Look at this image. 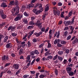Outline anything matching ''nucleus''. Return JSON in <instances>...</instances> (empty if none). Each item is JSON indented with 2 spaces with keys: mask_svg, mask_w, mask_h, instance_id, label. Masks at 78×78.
I'll use <instances>...</instances> for the list:
<instances>
[{
  "mask_svg": "<svg viewBox=\"0 0 78 78\" xmlns=\"http://www.w3.org/2000/svg\"><path fill=\"white\" fill-rule=\"evenodd\" d=\"M9 57L8 56L4 55L2 57V60L4 61H9Z\"/></svg>",
  "mask_w": 78,
  "mask_h": 78,
  "instance_id": "1",
  "label": "nucleus"
},
{
  "mask_svg": "<svg viewBox=\"0 0 78 78\" xmlns=\"http://www.w3.org/2000/svg\"><path fill=\"white\" fill-rule=\"evenodd\" d=\"M53 12L55 16L57 15L59 16L60 15V11L58 10L56 11V10L54 9L53 10Z\"/></svg>",
  "mask_w": 78,
  "mask_h": 78,
  "instance_id": "2",
  "label": "nucleus"
},
{
  "mask_svg": "<svg viewBox=\"0 0 78 78\" xmlns=\"http://www.w3.org/2000/svg\"><path fill=\"white\" fill-rule=\"evenodd\" d=\"M40 20L37 21L36 24L38 26V28L39 29H41V27H42V23H40Z\"/></svg>",
  "mask_w": 78,
  "mask_h": 78,
  "instance_id": "3",
  "label": "nucleus"
},
{
  "mask_svg": "<svg viewBox=\"0 0 78 78\" xmlns=\"http://www.w3.org/2000/svg\"><path fill=\"white\" fill-rule=\"evenodd\" d=\"M10 30H11V31H14V30H16V27H13L12 26H11L9 27L8 28V31H9Z\"/></svg>",
  "mask_w": 78,
  "mask_h": 78,
  "instance_id": "4",
  "label": "nucleus"
},
{
  "mask_svg": "<svg viewBox=\"0 0 78 78\" xmlns=\"http://www.w3.org/2000/svg\"><path fill=\"white\" fill-rule=\"evenodd\" d=\"M60 35V31H58V32H57V31H56V32L55 33V34H54V37H55L56 36V37H57V38H59Z\"/></svg>",
  "mask_w": 78,
  "mask_h": 78,
  "instance_id": "5",
  "label": "nucleus"
},
{
  "mask_svg": "<svg viewBox=\"0 0 78 78\" xmlns=\"http://www.w3.org/2000/svg\"><path fill=\"white\" fill-rule=\"evenodd\" d=\"M13 67L14 69H19V66L18 64H14L13 66Z\"/></svg>",
  "mask_w": 78,
  "mask_h": 78,
  "instance_id": "6",
  "label": "nucleus"
},
{
  "mask_svg": "<svg viewBox=\"0 0 78 78\" xmlns=\"http://www.w3.org/2000/svg\"><path fill=\"white\" fill-rule=\"evenodd\" d=\"M38 5V8L40 9V10H41L42 11H43L44 10V9H43V8H42V4H40L39 5Z\"/></svg>",
  "mask_w": 78,
  "mask_h": 78,
  "instance_id": "7",
  "label": "nucleus"
},
{
  "mask_svg": "<svg viewBox=\"0 0 78 78\" xmlns=\"http://www.w3.org/2000/svg\"><path fill=\"white\" fill-rule=\"evenodd\" d=\"M1 16L3 19H5L7 17L6 15L4 14L3 13L2 14H1Z\"/></svg>",
  "mask_w": 78,
  "mask_h": 78,
  "instance_id": "8",
  "label": "nucleus"
},
{
  "mask_svg": "<svg viewBox=\"0 0 78 78\" xmlns=\"http://www.w3.org/2000/svg\"><path fill=\"white\" fill-rule=\"evenodd\" d=\"M67 73H68L69 74V76H73V75H74V73L72 71H69Z\"/></svg>",
  "mask_w": 78,
  "mask_h": 78,
  "instance_id": "9",
  "label": "nucleus"
},
{
  "mask_svg": "<svg viewBox=\"0 0 78 78\" xmlns=\"http://www.w3.org/2000/svg\"><path fill=\"white\" fill-rule=\"evenodd\" d=\"M49 9V6L48 4H47L46 5L45 7V11L47 12L48 11Z\"/></svg>",
  "mask_w": 78,
  "mask_h": 78,
  "instance_id": "10",
  "label": "nucleus"
},
{
  "mask_svg": "<svg viewBox=\"0 0 78 78\" xmlns=\"http://www.w3.org/2000/svg\"><path fill=\"white\" fill-rule=\"evenodd\" d=\"M1 7H3L4 8H6V7L8 6V5H6V4L5 2L2 3L1 4Z\"/></svg>",
  "mask_w": 78,
  "mask_h": 78,
  "instance_id": "11",
  "label": "nucleus"
},
{
  "mask_svg": "<svg viewBox=\"0 0 78 78\" xmlns=\"http://www.w3.org/2000/svg\"><path fill=\"white\" fill-rule=\"evenodd\" d=\"M66 70L67 72V73L69 72H70V71H72V68H71V67H67L66 68Z\"/></svg>",
  "mask_w": 78,
  "mask_h": 78,
  "instance_id": "12",
  "label": "nucleus"
},
{
  "mask_svg": "<svg viewBox=\"0 0 78 78\" xmlns=\"http://www.w3.org/2000/svg\"><path fill=\"white\" fill-rule=\"evenodd\" d=\"M77 42H78V38H76L73 41L72 43L73 44H75Z\"/></svg>",
  "mask_w": 78,
  "mask_h": 78,
  "instance_id": "13",
  "label": "nucleus"
},
{
  "mask_svg": "<svg viewBox=\"0 0 78 78\" xmlns=\"http://www.w3.org/2000/svg\"><path fill=\"white\" fill-rule=\"evenodd\" d=\"M9 5L10 6H12V5H14V1H11L9 4Z\"/></svg>",
  "mask_w": 78,
  "mask_h": 78,
  "instance_id": "14",
  "label": "nucleus"
},
{
  "mask_svg": "<svg viewBox=\"0 0 78 78\" xmlns=\"http://www.w3.org/2000/svg\"><path fill=\"white\" fill-rule=\"evenodd\" d=\"M9 38V37L8 36H6L4 38V42H6L7 41V40L8 39V38Z\"/></svg>",
  "mask_w": 78,
  "mask_h": 78,
  "instance_id": "15",
  "label": "nucleus"
},
{
  "mask_svg": "<svg viewBox=\"0 0 78 78\" xmlns=\"http://www.w3.org/2000/svg\"><path fill=\"white\" fill-rule=\"evenodd\" d=\"M14 5L16 6H18V5H19V2H18L17 1H16L14 2Z\"/></svg>",
  "mask_w": 78,
  "mask_h": 78,
  "instance_id": "16",
  "label": "nucleus"
},
{
  "mask_svg": "<svg viewBox=\"0 0 78 78\" xmlns=\"http://www.w3.org/2000/svg\"><path fill=\"white\" fill-rule=\"evenodd\" d=\"M67 34H68V32L66 31L64 32V34H62V35L63 37H66L67 35Z\"/></svg>",
  "mask_w": 78,
  "mask_h": 78,
  "instance_id": "17",
  "label": "nucleus"
},
{
  "mask_svg": "<svg viewBox=\"0 0 78 78\" xmlns=\"http://www.w3.org/2000/svg\"><path fill=\"white\" fill-rule=\"evenodd\" d=\"M23 49L21 48L20 49V51H19V55H20L21 54H22L23 53Z\"/></svg>",
  "mask_w": 78,
  "mask_h": 78,
  "instance_id": "18",
  "label": "nucleus"
},
{
  "mask_svg": "<svg viewBox=\"0 0 78 78\" xmlns=\"http://www.w3.org/2000/svg\"><path fill=\"white\" fill-rule=\"evenodd\" d=\"M25 9V6L24 5L22 6L21 7V11H24Z\"/></svg>",
  "mask_w": 78,
  "mask_h": 78,
  "instance_id": "19",
  "label": "nucleus"
},
{
  "mask_svg": "<svg viewBox=\"0 0 78 78\" xmlns=\"http://www.w3.org/2000/svg\"><path fill=\"white\" fill-rule=\"evenodd\" d=\"M42 10H37V11L36 12V14H40V13H41V12H42Z\"/></svg>",
  "mask_w": 78,
  "mask_h": 78,
  "instance_id": "20",
  "label": "nucleus"
},
{
  "mask_svg": "<svg viewBox=\"0 0 78 78\" xmlns=\"http://www.w3.org/2000/svg\"><path fill=\"white\" fill-rule=\"evenodd\" d=\"M17 17L19 18V19H21V18L22 17V14H20L18 15Z\"/></svg>",
  "mask_w": 78,
  "mask_h": 78,
  "instance_id": "21",
  "label": "nucleus"
},
{
  "mask_svg": "<svg viewBox=\"0 0 78 78\" xmlns=\"http://www.w3.org/2000/svg\"><path fill=\"white\" fill-rule=\"evenodd\" d=\"M58 59L60 61L62 62V60L63 59V58L62 57L58 56Z\"/></svg>",
  "mask_w": 78,
  "mask_h": 78,
  "instance_id": "22",
  "label": "nucleus"
},
{
  "mask_svg": "<svg viewBox=\"0 0 78 78\" xmlns=\"http://www.w3.org/2000/svg\"><path fill=\"white\" fill-rule=\"evenodd\" d=\"M23 22L26 24H27L28 23V21L27 19H23Z\"/></svg>",
  "mask_w": 78,
  "mask_h": 78,
  "instance_id": "23",
  "label": "nucleus"
},
{
  "mask_svg": "<svg viewBox=\"0 0 78 78\" xmlns=\"http://www.w3.org/2000/svg\"><path fill=\"white\" fill-rule=\"evenodd\" d=\"M12 36H13V37H15V36H17V33L15 32L14 33H12Z\"/></svg>",
  "mask_w": 78,
  "mask_h": 78,
  "instance_id": "24",
  "label": "nucleus"
},
{
  "mask_svg": "<svg viewBox=\"0 0 78 78\" xmlns=\"http://www.w3.org/2000/svg\"><path fill=\"white\" fill-rule=\"evenodd\" d=\"M11 46V43H9L8 44L6 45V48H9Z\"/></svg>",
  "mask_w": 78,
  "mask_h": 78,
  "instance_id": "25",
  "label": "nucleus"
},
{
  "mask_svg": "<svg viewBox=\"0 0 78 78\" xmlns=\"http://www.w3.org/2000/svg\"><path fill=\"white\" fill-rule=\"evenodd\" d=\"M58 53L59 55H62L64 53V52L63 51H58Z\"/></svg>",
  "mask_w": 78,
  "mask_h": 78,
  "instance_id": "26",
  "label": "nucleus"
},
{
  "mask_svg": "<svg viewBox=\"0 0 78 78\" xmlns=\"http://www.w3.org/2000/svg\"><path fill=\"white\" fill-rule=\"evenodd\" d=\"M58 55H56L55 56H54V58H53V60L54 61H55V60H56L58 58Z\"/></svg>",
  "mask_w": 78,
  "mask_h": 78,
  "instance_id": "27",
  "label": "nucleus"
},
{
  "mask_svg": "<svg viewBox=\"0 0 78 78\" xmlns=\"http://www.w3.org/2000/svg\"><path fill=\"white\" fill-rule=\"evenodd\" d=\"M26 63H28L27 64V66H30V64H31V61H28V60H27Z\"/></svg>",
  "mask_w": 78,
  "mask_h": 78,
  "instance_id": "28",
  "label": "nucleus"
},
{
  "mask_svg": "<svg viewBox=\"0 0 78 78\" xmlns=\"http://www.w3.org/2000/svg\"><path fill=\"white\" fill-rule=\"evenodd\" d=\"M73 12V11H70L69 13V17H71V16H72V13Z\"/></svg>",
  "mask_w": 78,
  "mask_h": 78,
  "instance_id": "29",
  "label": "nucleus"
},
{
  "mask_svg": "<svg viewBox=\"0 0 78 78\" xmlns=\"http://www.w3.org/2000/svg\"><path fill=\"white\" fill-rule=\"evenodd\" d=\"M71 37H72L71 35H69L67 37V40H70V39H71Z\"/></svg>",
  "mask_w": 78,
  "mask_h": 78,
  "instance_id": "30",
  "label": "nucleus"
},
{
  "mask_svg": "<svg viewBox=\"0 0 78 78\" xmlns=\"http://www.w3.org/2000/svg\"><path fill=\"white\" fill-rule=\"evenodd\" d=\"M23 14H24V15L25 16H26V17H28V16H29V14L28 13H27V12H24Z\"/></svg>",
  "mask_w": 78,
  "mask_h": 78,
  "instance_id": "31",
  "label": "nucleus"
},
{
  "mask_svg": "<svg viewBox=\"0 0 78 78\" xmlns=\"http://www.w3.org/2000/svg\"><path fill=\"white\" fill-rule=\"evenodd\" d=\"M34 53L35 54H36V55H38L39 54V52H38V51L36 50H34Z\"/></svg>",
  "mask_w": 78,
  "mask_h": 78,
  "instance_id": "32",
  "label": "nucleus"
},
{
  "mask_svg": "<svg viewBox=\"0 0 78 78\" xmlns=\"http://www.w3.org/2000/svg\"><path fill=\"white\" fill-rule=\"evenodd\" d=\"M34 27V26H29L27 27V29L28 30H30V29H31V28H33Z\"/></svg>",
  "mask_w": 78,
  "mask_h": 78,
  "instance_id": "33",
  "label": "nucleus"
},
{
  "mask_svg": "<svg viewBox=\"0 0 78 78\" xmlns=\"http://www.w3.org/2000/svg\"><path fill=\"white\" fill-rule=\"evenodd\" d=\"M20 19L17 16L16 18H15L14 19V20L15 21H18V20H20Z\"/></svg>",
  "mask_w": 78,
  "mask_h": 78,
  "instance_id": "34",
  "label": "nucleus"
},
{
  "mask_svg": "<svg viewBox=\"0 0 78 78\" xmlns=\"http://www.w3.org/2000/svg\"><path fill=\"white\" fill-rule=\"evenodd\" d=\"M61 44H62L63 45L66 44V41H62L61 42Z\"/></svg>",
  "mask_w": 78,
  "mask_h": 78,
  "instance_id": "35",
  "label": "nucleus"
},
{
  "mask_svg": "<svg viewBox=\"0 0 78 78\" xmlns=\"http://www.w3.org/2000/svg\"><path fill=\"white\" fill-rule=\"evenodd\" d=\"M75 16H74L73 17L72 19V20L71 21L72 23H73V22H74V20H75Z\"/></svg>",
  "mask_w": 78,
  "mask_h": 78,
  "instance_id": "36",
  "label": "nucleus"
},
{
  "mask_svg": "<svg viewBox=\"0 0 78 78\" xmlns=\"http://www.w3.org/2000/svg\"><path fill=\"white\" fill-rule=\"evenodd\" d=\"M29 24L30 25H34V23L33 21H32L29 23Z\"/></svg>",
  "mask_w": 78,
  "mask_h": 78,
  "instance_id": "37",
  "label": "nucleus"
},
{
  "mask_svg": "<svg viewBox=\"0 0 78 78\" xmlns=\"http://www.w3.org/2000/svg\"><path fill=\"white\" fill-rule=\"evenodd\" d=\"M27 45L28 46V47H29L31 46V43L30 42V41H28L27 42Z\"/></svg>",
  "mask_w": 78,
  "mask_h": 78,
  "instance_id": "38",
  "label": "nucleus"
},
{
  "mask_svg": "<svg viewBox=\"0 0 78 78\" xmlns=\"http://www.w3.org/2000/svg\"><path fill=\"white\" fill-rule=\"evenodd\" d=\"M55 73L56 74V75L57 76H58V71L57 70V69H55Z\"/></svg>",
  "mask_w": 78,
  "mask_h": 78,
  "instance_id": "39",
  "label": "nucleus"
},
{
  "mask_svg": "<svg viewBox=\"0 0 78 78\" xmlns=\"http://www.w3.org/2000/svg\"><path fill=\"white\" fill-rule=\"evenodd\" d=\"M41 31L42 32H44L45 31V29L44 27H42L41 29Z\"/></svg>",
  "mask_w": 78,
  "mask_h": 78,
  "instance_id": "40",
  "label": "nucleus"
},
{
  "mask_svg": "<svg viewBox=\"0 0 78 78\" xmlns=\"http://www.w3.org/2000/svg\"><path fill=\"white\" fill-rule=\"evenodd\" d=\"M34 35H35L36 37H39V34L37 33H35L34 34Z\"/></svg>",
  "mask_w": 78,
  "mask_h": 78,
  "instance_id": "41",
  "label": "nucleus"
},
{
  "mask_svg": "<svg viewBox=\"0 0 78 78\" xmlns=\"http://www.w3.org/2000/svg\"><path fill=\"white\" fill-rule=\"evenodd\" d=\"M62 63L63 64H67V60L64 59V61Z\"/></svg>",
  "mask_w": 78,
  "mask_h": 78,
  "instance_id": "42",
  "label": "nucleus"
},
{
  "mask_svg": "<svg viewBox=\"0 0 78 78\" xmlns=\"http://www.w3.org/2000/svg\"><path fill=\"white\" fill-rule=\"evenodd\" d=\"M49 27H47L46 29V30H45V33H46V32H48V30H49Z\"/></svg>",
  "mask_w": 78,
  "mask_h": 78,
  "instance_id": "43",
  "label": "nucleus"
},
{
  "mask_svg": "<svg viewBox=\"0 0 78 78\" xmlns=\"http://www.w3.org/2000/svg\"><path fill=\"white\" fill-rule=\"evenodd\" d=\"M28 77H29V75H25L23 76V78H28Z\"/></svg>",
  "mask_w": 78,
  "mask_h": 78,
  "instance_id": "44",
  "label": "nucleus"
},
{
  "mask_svg": "<svg viewBox=\"0 0 78 78\" xmlns=\"http://www.w3.org/2000/svg\"><path fill=\"white\" fill-rule=\"evenodd\" d=\"M23 27V26L22 25H21V26H18L17 28V29H21V28H22Z\"/></svg>",
  "mask_w": 78,
  "mask_h": 78,
  "instance_id": "45",
  "label": "nucleus"
},
{
  "mask_svg": "<svg viewBox=\"0 0 78 78\" xmlns=\"http://www.w3.org/2000/svg\"><path fill=\"white\" fill-rule=\"evenodd\" d=\"M35 61H36V59H34L33 60V61L31 63V66H33V65L34 64V62H35Z\"/></svg>",
  "mask_w": 78,
  "mask_h": 78,
  "instance_id": "46",
  "label": "nucleus"
},
{
  "mask_svg": "<svg viewBox=\"0 0 78 78\" xmlns=\"http://www.w3.org/2000/svg\"><path fill=\"white\" fill-rule=\"evenodd\" d=\"M27 59L28 60V61H29L30 59V55H28L27 56Z\"/></svg>",
  "mask_w": 78,
  "mask_h": 78,
  "instance_id": "47",
  "label": "nucleus"
},
{
  "mask_svg": "<svg viewBox=\"0 0 78 78\" xmlns=\"http://www.w3.org/2000/svg\"><path fill=\"white\" fill-rule=\"evenodd\" d=\"M37 9H33L32 11L34 12V13H35V14H36V12L37 11Z\"/></svg>",
  "mask_w": 78,
  "mask_h": 78,
  "instance_id": "48",
  "label": "nucleus"
},
{
  "mask_svg": "<svg viewBox=\"0 0 78 78\" xmlns=\"http://www.w3.org/2000/svg\"><path fill=\"white\" fill-rule=\"evenodd\" d=\"M34 51H32L30 52V55L32 56H34Z\"/></svg>",
  "mask_w": 78,
  "mask_h": 78,
  "instance_id": "49",
  "label": "nucleus"
},
{
  "mask_svg": "<svg viewBox=\"0 0 78 78\" xmlns=\"http://www.w3.org/2000/svg\"><path fill=\"white\" fill-rule=\"evenodd\" d=\"M11 64V63H8L5 64V67H7V66H9Z\"/></svg>",
  "mask_w": 78,
  "mask_h": 78,
  "instance_id": "50",
  "label": "nucleus"
},
{
  "mask_svg": "<svg viewBox=\"0 0 78 78\" xmlns=\"http://www.w3.org/2000/svg\"><path fill=\"white\" fill-rule=\"evenodd\" d=\"M47 58L48 59H52L53 58V56L51 55H49L48 56Z\"/></svg>",
  "mask_w": 78,
  "mask_h": 78,
  "instance_id": "51",
  "label": "nucleus"
},
{
  "mask_svg": "<svg viewBox=\"0 0 78 78\" xmlns=\"http://www.w3.org/2000/svg\"><path fill=\"white\" fill-rule=\"evenodd\" d=\"M45 76L44 75H41L39 76V77H40V78H44L45 77Z\"/></svg>",
  "mask_w": 78,
  "mask_h": 78,
  "instance_id": "52",
  "label": "nucleus"
},
{
  "mask_svg": "<svg viewBox=\"0 0 78 78\" xmlns=\"http://www.w3.org/2000/svg\"><path fill=\"white\" fill-rule=\"evenodd\" d=\"M57 45L58 47H62V45L59 43H58Z\"/></svg>",
  "mask_w": 78,
  "mask_h": 78,
  "instance_id": "53",
  "label": "nucleus"
},
{
  "mask_svg": "<svg viewBox=\"0 0 78 78\" xmlns=\"http://www.w3.org/2000/svg\"><path fill=\"white\" fill-rule=\"evenodd\" d=\"M33 41L34 43H35V42H37V39L36 38H34L33 40Z\"/></svg>",
  "mask_w": 78,
  "mask_h": 78,
  "instance_id": "54",
  "label": "nucleus"
},
{
  "mask_svg": "<svg viewBox=\"0 0 78 78\" xmlns=\"http://www.w3.org/2000/svg\"><path fill=\"white\" fill-rule=\"evenodd\" d=\"M69 49H67L66 51L65 52L66 54H69Z\"/></svg>",
  "mask_w": 78,
  "mask_h": 78,
  "instance_id": "55",
  "label": "nucleus"
},
{
  "mask_svg": "<svg viewBox=\"0 0 78 78\" xmlns=\"http://www.w3.org/2000/svg\"><path fill=\"white\" fill-rule=\"evenodd\" d=\"M68 66H69L70 67H72L73 66V64L70 63V64L69 63L68 64Z\"/></svg>",
  "mask_w": 78,
  "mask_h": 78,
  "instance_id": "56",
  "label": "nucleus"
},
{
  "mask_svg": "<svg viewBox=\"0 0 78 78\" xmlns=\"http://www.w3.org/2000/svg\"><path fill=\"white\" fill-rule=\"evenodd\" d=\"M37 0H32L31 2V3H35L36 2Z\"/></svg>",
  "mask_w": 78,
  "mask_h": 78,
  "instance_id": "57",
  "label": "nucleus"
},
{
  "mask_svg": "<svg viewBox=\"0 0 78 78\" xmlns=\"http://www.w3.org/2000/svg\"><path fill=\"white\" fill-rule=\"evenodd\" d=\"M32 3H31V4H29V5L30 7V8H32L33 7V6H34V4H32Z\"/></svg>",
  "mask_w": 78,
  "mask_h": 78,
  "instance_id": "58",
  "label": "nucleus"
},
{
  "mask_svg": "<svg viewBox=\"0 0 78 78\" xmlns=\"http://www.w3.org/2000/svg\"><path fill=\"white\" fill-rule=\"evenodd\" d=\"M73 59L74 61H75V60H77V57L76 56H74V58H73Z\"/></svg>",
  "mask_w": 78,
  "mask_h": 78,
  "instance_id": "59",
  "label": "nucleus"
},
{
  "mask_svg": "<svg viewBox=\"0 0 78 78\" xmlns=\"http://www.w3.org/2000/svg\"><path fill=\"white\" fill-rule=\"evenodd\" d=\"M39 73H37L36 74V77L35 78H38V76H39Z\"/></svg>",
  "mask_w": 78,
  "mask_h": 78,
  "instance_id": "60",
  "label": "nucleus"
},
{
  "mask_svg": "<svg viewBox=\"0 0 78 78\" xmlns=\"http://www.w3.org/2000/svg\"><path fill=\"white\" fill-rule=\"evenodd\" d=\"M46 16L45 15H44L42 16V19L43 20H45V17H46Z\"/></svg>",
  "mask_w": 78,
  "mask_h": 78,
  "instance_id": "61",
  "label": "nucleus"
},
{
  "mask_svg": "<svg viewBox=\"0 0 78 78\" xmlns=\"http://www.w3.org/2000/svg\"><path fill=\"white\" fill-rule=\"evenodd\" d=\"M58 6H62V3L61 2H59L58 3Z\"/></svg>",
  "mask_w": 78,
  "mask_h": 78,
  "instance_id": "62",
  "label": "nucleus"
},
{
  "mask_svg": "<svg viewBox=\"0 0 78 78\" xmlns=\"http://www.w3.org/2000/svg\"><path fill=\"white\" fill-rule=\"evenodd\" d=\"M43 45H44V44H41L39 46V48H42V47H43Z\"/></svg>",
  "mask_w": 78,
  "mask_h": 78,
  "instance_id": "63",
  "label": "nucleus"
},
{
  "mask_svg": "<svg viewBox=\"0 0 78 78\" xmlns=\"http://www.w3.org/2000/svg\"><path fill=\"white\" fill-rule=\"evenodd\" d=\"M35 19V17L34 16H32L31 17V20L33 21V20H34Z\"/></svg>",
  "mask_w": 78,
  "mask_h": 78,
  "instance_id": "64",
  "label": "nucleus"
}]
</instances>
